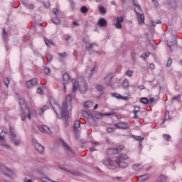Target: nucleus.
I'll list each match as a JSON object with an SVG mask.
<instances>
[{
  "instance_id": "f257e3e1",
  "label": "nucleus",
  "mask_w": 182,
  "mask_h": 182,
  "mask_svg": "<svg viewBox=\"0 0 182 182\" xmlns=\"http://www.w3.org/2000/svg\"><path fill=\"white\" fill-rule=\"evenodd\" d=\"M65 102H63L60 107L61 116L63 117H69V115L72 114V95H68L65 97Z\"/></svg>"
},
{
  "instance_id": "f03ea898",
  "label": "nucleus",
  "mask_w": 182,
  "mask_h": 182,
  "mask_svg": "<svg viewBox=\"0 0 182 182\" xmlns=\"http://www.w3.org/2000/svg\"><path fill=\"white\" fill-rule=\"evenodd\" d=\"M77 87H79L81 93H86V90H87V85L85 82H83L82 84H79L78 82H75L73 83V92H76L77 90Z\"/></svg>"
},
{
  "instance_id": "7ed1b4c3",
  "label": "nucleus",
  "mask_w": 182,
  "mask_h": 182,
  "mask_svg": "<svg viewBox=\"0 0 182 182\" xmlns=\"http://www.w3.org/2000/svg\"><path fill=\"white\" fill-rule=\"evenodd\" d=\"M0 171L2 174L10 178H14V177H15V172L4 165L0 166Z\"/></svg>"
},
{
  "instance_id": "20e7f679",
  "label": "nucleus",
  "mask_w": 182,
  "mask_h": 182,
  "mask_svg": "<svg viewBox=\"0 0 182 182\" xmlns=\"http://www.w3.org/2000/svg\"><path fill=\"white\" fill-rule=\"evenodd\" d=\"M22 122H25L26 119L31 120V111H29V108L26 107V105H24L21 108V114Z\"/></svg>"
},
{
  "instance_id": "39448f33",
  "label": "nucleus",
  "mask_w": 182,
  "mask_h": 182,
  "mask_svg": "<svg viewBox=\"0 0 182 182\" xmlns=\"http://www.w3.org/2000/svg\"><path fill=\"white\" fill-rule=\"evenodd\" d=\"M116 162L113 161L110 158L106 157L103 160V164L106 166L110 170H116L117 168V166H116Z\"/></svg>"
},
{
  "instance_id": "423d86ee",
  "label": "nucleus",
  "mask_w": 182,
  "mask_h": 182,
  "mask_svg": "<svg viewBox=\"0 0 182 182\" xmlns=\"http://www.w3.org/2000/svg\"><path fill=\"white\" fill-rule=\"evenodd\" d=\"M61 144L68 156L70 157H75V151H73V149H70V146L68 145L65 141H61Z\"/></svg>"
},
{
  "instance_id": "0eeeda50",
  "label": "nucleus",
  "mask_w": 182,
  "mask_h": 182,
  "mask_svg": "<svg viewBox=\"0 0 182 182\" xmlns=\"http://www.w3.org/2000/svg\"><path fill=\"white\" fill-rule=\"evenodd\" d=\"M5 134H6V132L3 131L0 134V146L1 147H4V149H11V145L5 143Z\"/></svg>"
},
{
  "instance_id": "6e6552de",
  "label": "nucleus",
  "mask_w": 182,
  "mask_h": 182,
  "mask_svg": "<svg viewBox=\"0 0 182 182\" xmlns=\"http://www.w3.org/2000/svg\"><path fill=\"white\" fill-rule=\"evenodd\" d=\"M79 127H80V121L76 120L74 123L73 129L75 132V139H79V134H80V131L79 130Z\"/></svg>"
},
{
  "instance_id": "1a4fd4ad",
  "label": "nucleus",
  "mask_w": 182,
  "mask_h": 182,
  "mask_svg": "<svg viewBox=\"0 0 182 182\" xmlns=\"http://www.w3.org/2000/svg\"><path fill=\"white\" fill-rule=\"evenodd\" d=\"M168 48L170 49L171 52H173V50L177 49V41L175 38H173L172 41H168Z\"/></svg>"
},
{
  "instance_id": "9d476101",
  "label": "nucleus",
  "mask_w": 182,
  "mask_h": 182,
  "mask_svg": "<svg viewBox=\"0 0 182 182\" xmlns=\"http://www.w3.org/2000/svg\"><path fill=\"white\" fill-rule=\"evenodd\" d=\"M34 149L40 153V154H43L45 151V147L41 145V144L38 142H35L33 144Z\"/></svg>"
},
{
  "instance_id": "9b49d317",
  "label": "nucleus",
  "mask_w": 182,
  "mask_h": 182,
  "mask_svg": "<svg viewBox=\"0 0 182 182\" xmlns=\"http://www.w3.org/2000/svg\"><path fill=\"white\" fill-rule=\"evenodd\" d=\"M123 22H124V17H117L115 23V28L117 29H122V23H123Z\"/></svg>"
},
{
  "instance_id": "f8f14e48",
  "label": "nucleus",
  "mask_w": 182,
  "mask_h": 182,
  "mask_svg": "<svg viewBox=\"0 0 182 182\" xmlns=\"http://www.w3.org/2000/svg\"><path fill=\"white\" fill-rule=\"evenodd\" d=\"M115 164L118 166L119 168H127L129 167V164L124 161L116 160Z\"/></svg>"
},
{
  "instance_id": "ddd939ff",
  "label": "nucleus",
  "mask_w": 182,
  "mask_h": 182,
  "mask_svg": "<svg viewBox=\"0 0 182 182\" xmlns=\"http://www.w3.org/2000/svg\"><path fill=\"white\" fill-rule=\"evenodd\" d=\"M36 85H38V79L36 78H33L32 80L26 82V86L28 89H31L32 86H36Z\"/></svg>"
},
{
  "instance_id": "4468645a",
  "label": "nucleus",
  "mask_w": 182,
  "mask_h": 182,
  "mask_svg": "<svg viewBox=\"0 0 182 182\" xmlns=\"http://www.w3.org/2000/svg\"><path fill=\"white\" fill-rule=\"evenodd\" d=\"M38 129L41 131L42 133H48L50 134V129L46 125L38 126Z\"/></svg>"
},
{
  "instance_id": "2eb2a0df",
  "label": "nucleus",
  "mask_w": 182,
  "mask_h": 182,
  "mask_svg": "<svg viewBox=\"0 0 182 182\" xmlns=\"http://www.w3.org/2000/svg\"><path fill=\"white\" fill-rule=\"evenodd\" d=\"M113 114H101V113H95L94 115L91 116L92 117V120H95V119H102L103 118V116H112Z\"/></svg>"
},
{
  "instance_id": "dca6fc26",
  "label": "nucleus",
  "mask_w": 182,
  "mask_h": 182,
  "mask_svg": "<svg viewBox=\"0 0 182 182\" xmlns=\"http://www.w3.org/2000/svg\"><path fill=\"white\" fill-rule=\"evenodd\" d=\"M114 126L115 127H117V129H129V127H130V126H129V124L125 122L114 124Z\"/></svg>"
},
{
  "instance_id": "f3484780",
  "label": "nucleus",
  "mask_w": 182,
  "mask_h": 182,
  "mask_svg": "<svg viewBox=\"0 0 182 182\" xmlns=\"http://www.w3.org/2000/svg\"><path fill=\"white\" fill-rule=\"evenodd\" d=\"M134 11H135L136 16L138 18L139 23H144V14H141L140 13L137 12L136 9H134Z\"/></svg>"
},
{
  "instance_id": "a211bd4d",
  "label": "nucleus",
  "mask_w": 182,
  "mask_h": 182,
  "mask_svg": "<svg viewBox=\"0 0 182 182\" xmlns=\"http://www.w3.org/2000/svg\"><path fill=\"white\" fill-rule=\"evenodd\" d=\"M99 26H100V28H105L106 26H107V21H106V19L105 18H100L98 20L97 22Z\"/></svg>"
},
{
  "instance_id": "6ab92c4d",
  "label": "nucleus",
  "mask_w": 182,
  "mask_h": 182,
  "mask_svg": "<svg viewBox=\"0 0 182 182\" xmlns=\"http://www.w3.org/2000/svg\"><path fill=\"white\" fill-rule=\"evenodd\" d=\"M117 160L120 161H126V160H129V156H127V154H121L119 156Z\"/></svg>"
},
{
  "instance_id": "aec40b11",
  "label": "nucleus",
  "mask_w": 182,
  "mask_h": 182,
  "mask_svg": "<svg viewBox=\"0 0 182 182\" xmlns=\"http://www.w3.org/2000/svg\"><path fill=\"white\" fill-rule=\"evenodd\" d=\"M63 83H68L69 80H70V76L68 73H65L63 75Z\"/></svg>"
},
{
  "instance_id": "412c9836",
  "label": "nucleus",
  "mask_w": 182,
  "mask_h": 182,
  "mask_svg": "<svg viewBox=\"0 0 182 182\" xmlns=\"http://www.w3.org/2000/svg\"><path fill=\"white\" fill-rule=\"evenodd\" d=\"M147 178H149V175L148 174L141 175V176L138 177V181L144 182V181H146V180H147Z\"/></svg>"
},
{
  "instance_id": "4be33fe9",
  "label": "nucleus",
  "mask_w": 182,
  "mask_h": 182,
  "mask_svg": "<svg viewBox=\"0 0 182 182\" xmlns=\"http://www.w3.org/2000/svg\"><path fill=\"white\" fill-rule=\"evenodd\" d=\"M107 154L110 156L117 154V149H116V148H110L107 150Z\"/></svg>"
},
{
  "instance_id": "5701e85b",
  "label": "nucleus",
  "mask_w": 182,
  "mask_h": 182,
  "mask_svg": "<svg viewBox=\"0 0 182 182\" xmlns=\"http://www.w3.org/2000/svg\"><path fill=\"white\" fill-rule=\"evenodd\" d=\"M168 5H170L172 8L177 6V2L176 0H167Z\"/></svg>"
},
{
  "instance_id": "b1692460",
  "label": "nucleus",
  "mask_w": 182,
  "mask_h": 182,
  "mask_svg": "<svg viewBox=\"0 0 182 182\" xmlns=\"http://www.w3.org/2000/svg\"><path fill=\"white\" fill-rule=\"evenodd\" d=\"M132 168L133 170H134V171H139L143 168V166H141V165L140 164H136L132 166Z\"/></svg>"
},
{
  "instance_id": "393cba45",
  "label": "nucleus",
  "mask_w": 182,
  "mask_h": 182,
  "mask_svg": "<svg viewBox=\"0 0 182 182\" xmlns=\"http://www.w3.org/2000/svg\"><path fill=\"white\" fill-rule=\"evenodd\" d=\"M157 182H166L167 181V176L164 175H161L159 178L156 181Z\"/></svg>"
},
{
  "instance_id": "a878e982",
  "label": "nucleus",
  "mask_w": 182,
  "mask_h": 182,
  "mask_svg": "<svg viewBox=\"0 0 182 182\" xmlns=\"http://www.w3.org/2000/svg\"><path fill=\"white\" fill-rule=\"evenodd\" d=\"M10 134L13 139H16V134H15V129L12 127H10Z\"/></svg>"
},
{
  "instance_id": "bb28decb",
  "label": "nucleus",
  "mask_w": 182,
  "mask_h": 182,
  "mask_svg": "<svg viewBox=\"0 0 182 182\" xmlns=\"http://www.w3.org/2000/svg\"><path fill=\"white\" fill-rule=\"evenodd\" d=\"M85 107H86V109H89L90 107H93V102H92V101H87L85 103Z\"/></svg>"
},
{
  "instance_id": "cd10ccee",
  "label": "nucleus",
  "mask_w": 182,
  "mask_h": 182,
  "mask_svg": "<svg viewBox=\"0 0 182 182\" xmlns=\"http://www.w3.org/2000/svg\"><path fill=\"white\" fill-rule=\"evenodd\" d=\"M95 89L97 90V92H103V90H105V87L102 86L100 84H97L95 85Z\"/></svg>"
},
{
  "instance_id": "c85d7f7f",
  "label": "nucleus",
  "mask_w": 182,
  "mask_h": 182,
  "mask_svg": "<svg viewBox=\"0 0 182 182\" xmlns=\"http://www.w3.org/2000/svg\"><path fill=\"white\" fill-rule=\"evenodd\" d=\"M143 105H149V99L147 97H141L139 100Z\"/></svg>"
},
{
  "instance_id": "c756f323",
  "label": "nucleus",
  "mask_w": 182,
  "mask_h": 182,
  "mask_svg": "<svg viewBox=\"0 0 182 182\" xmlns=\"http://www.w3.org/2000/svg\"><path fill=\"white\" fill-rule=\"evenodd\" d=\"M48 109H49V107L48 106H44L39 112V114L40 116H42V114H43V112H46V110H48Z\"/></svg>"
},
{
  "instance_id": "7c9ffc66",
  "label": "nucleus",
  "mask_w": 182,
  "mask_h": 182,
  "mask_svg": "<svg viewBox=\"0 0 182 182\" xmlns=\"http://www.w3.org/2000/svg\"><path fill=\"white\" fill-rule=\"evenodd\" d=\"M3 82H4V85H5V86L6 87H9V82H10V81H9V78H8V77H4V79H3Z\"/></svg>"
},
{
  "instance_id": "2f4dec72",
  "label": "nucleus",
  "mask_w": 182,
  "mask_h": 182,
  "mask_svg": "<svg viewBox=\"0 0 182 182\" xmlns=\"http://www.w3.org/2000/svg\"><path fill=\"white\" fill-rule=\"evenodd\" d=\"M132 137L134 139V140H137L138 141L144 140V137H141L140 136L132 135Z\"/></svg>"
},
{
  "instance_id": "473e14b6",
  "label": "nucleus",
  "mask_w": 182,
  "mask_h": 182,
  "mask_svg": "<svg viewBox=\"0 0 182 182\" xmlns=\"http://www.w3.org/2000/svg\"><path fill=\"white\" fill-rule=\"evenodd\" d=\"M129 80H124L123 83H122V86L124 87V89H127V87H129Z\"/></svg>"
},
{
  "instance_id": "72a5a7b5",
  "label": "nucleus",
  "mask_w": 182,
  "mask_h": 182,
  "mask_svg": "<svg viewBox=\"0 0 182 182\" xmlns=\"http://www.w3.org/2000/svg\"><path fill=\"white\" fill-rule=\"evenodd\" d=\"M45 43L47 46H50L51 45H53V43L50 40H48L46 38H44Z\"/></svg>"
},
{
  "instance_id": "f704fd0d",
  "label": "nucleus",
  "mask_w": 182,
  "mask_h": 182,
  "mask_svg": "<svg viewBox=\"0 0 182 182\" xmlns=\"http://www.w3.org/2000/svg\"><path fill=\"white\" fill-rule=\"evenodd\" d=\"M52 21L53 23H55V25H59V23H60V21L59 20V18H58V17L53 18Z\"/></svg>"
},
{
  "instance_id": "c9c22d12",
  "label": "nucleus",
  "mask_w": 182,
  "mask_h": 182,
  "mask_svg": "<svg viewBox=\"0 0 182 182\" xmlns=\"http://www.w3.org/2000/svg\"><path fill=\"white\" fill-rule=\"evenodd\" d=\"M124 149V146H119L117 148H115V150H117V154H119V153H122V151H123Z\"/></svg>"
},
{
  "instance_id": "e433bc0d",
  "label": "nucleus",
  "mask_w": 182,
  "mask_h": 182,
  "mask_svg": "<svg viewBox=\"0 0 182 182\" xmlns=\"http://www.w3.org/2000/svg\"><path fill=\"white\" fill-rule=\"evenodd\" d=\"M98 9H99L100 12H101V14H106V9H105V7H103V6H99Z\"/></svg>"
},
{
  "instance_id": "4c0bfd02",
  "label": "nucleus",
  "mask_w": 182,
  "mask_h": 182,
  "mask_svg": "<svg viewBox=\"0 0 182 182\" xmlns=\"http://www.w3.org/2000/svg\"><path fill=\"white\" fill-rule=\"evenodd\" d=\"M63 170H65V171H67L68 173H70V174H72L73 176H77V173L73 171H70L66 168H63Z\"/></svg>"
},
{
  "instance_id": "58836bf2",
  "label": "nucleus",
  "mask_w": 182,
  "mask_h": 182,
  "mask_svg": "<svg viewBox=\"0 0 182 182\" xmlns=\"http://www.w3.org/2000/svg\"><path fill=\"white\" fill-rule=\"evenodd\" d=\"M82 14H87V11H89V9H87V7L86 6H82L81 7V9H80Z\"/></svg>"
},
{
  "instance_id": "ea45409f",
  "label": "nucleus",
  "mask_w": 182,
  "mask_h": 182,
  "mask_svg": "<svg viewBox=\"0 0 182 182\" xmlns=\"http://www.w3.org/2000/svg\"><path fill=\"white\" fill-rule=\"evenodd\" d=\"M171 63H173V60H171V58H168L166 63V68H170Z\"/></svg>"
},
{
  "instance_id": "a19ab883",
  "label": "nucleus",
  "mask_w": 182,
  "mask_h": 182,
  "mask_svg": "<svg viewBox=\"0 0 182 182\" xmlns=\"http://www.w3.org/2000/svg\"><path fill=\"white\" fill-rule=\"evenodd\" d=\"M110 80H112V75H107V77H105L106 83H109Z\"/></svg>"
},
{
  "instance_id": "79ce46f5",
  "label": "nucleus",
  "mask_w": 182,
  "mask_h": 182,
  "mask_svg": "<svg viewBox=\"0 0 182 182\" xmlns=\"http://www.w3.org/2000/svg\"><path fill=\"white\" fill-rule=\"evenodd\" d=\"M44 73H46V75H49V73H50V68H49L48 67H45Z\"/></svg>"
},
{
  "instance_id": "37998d69",
  "label": "nucleus",
  "mask_w": 182,
  "mask_h": 182,
  "mask_svg": "<svg viewBox=\"0 0 182 182\" xmlns=\"http://www.w3.org/2000/svg\"><path fill=\"white\" fill-rule=\"evenodd\" d=\"M125 75H126L127 76L131 77V76L133 75V71H132V70H128L126 71Z\"/></svg>"
},
{
  "instance_id": "c03bdc74",
  "label": "nucleus",
  "mask_w": 182,
  "mask_h": 182,
  "mask_svg": "<svg viewBox=\"0 0 182 182\" xmlns=\"http://www.w3.org/2000/svg\"><path fill=\"white\" fill-rule=\"evenodd\" d=\"M13 143H14V146H19V144H21V141L14 139Z\"/></svg>"
},
{
  "instance_id": "a18cd8bd",
  "label": "nucleus",
  "mask_w": 182,
  "mask_h": 182,
  "mask_svg": "<svg viewBox=\"0 0 182 182\" xmlns=\"http://www.w3.org/2000/svg\"><path fill=\"white\" fill-rule=\"evenodd\" d=\"M19 105H21V109H22V107L24 105H26L25 104V100H23V98H20L19 100Z\"/></svg>"
},
{
  "instance_id": "49530a36",
  "label": "nucleus",
  "mask_w": 182,
  "mask_h": 182,
  "mask_svg": "<svg viewBox=\"0 0 182 182\" xmlns=\"http://www.w3.org/2000/svg\"><path fill=\"white\" fill-rule=\"evenodd\" d=\"M168 119H170V112L166 111L164 120H168Z\"/></svg>"
},
{
  "instance_id": "de8ad7c7",
  "label": "nucleus",
  "mask_w": 182,
  "mask_h": 182,
  "mask_svg": "<svg viewBox=\"0 0 182 182\" xmlns=\"http://www.w3.org/2000/svg\"><path fill=\"white\" fill-rule=\"evenodd\" d=\"M43 5H44V7L46 8L47 9H48V8H50V3H49V1L45 2Z\"/></svg>"
},
{
  "instance_id": "09e8293b",
  "label": "nucleus",
  "mask_w": 182,
  "mask_h": 182,
  "mask_svg": "<svg viewBox=\"0 0 182 182\" xmlns=\"http://www.w3.org/2000/svg\"><path fill=\"white\" fill-rule=\"evenodd\" d=\"M107 132L108 133H113V132H114V128H113V127H108V128H107Z\"/></svg>"
},
{
  "instance_id": "8fccbe9b",
  "label": "nucleus",
  "mask_w": 182,
  "mask_h": 182,
  "mask_svg": "<svg viewBox=\"0 0 182 182\" xmlns=\"http://www.w3.org/2000/svg\"><path fill=\"white\" fill-rule=\"evenodd\" d=\"M93 46H95V43H90L89 45H88V46H87V49L88 50H90V49H93Z\"/></svg>"
},
{
  "instance_id": "3c124183",
  "label": "nucleus",
  "mask_w": 182,
  "mask_h": 182,
  "mask_svg": "<svg viewBox=\"0 0 182 182\" xmlns=\"http://www.w3.org/2000/svg\"><path fill=\"white\" fill-rule=\"evenodd\" d=\"M117 99H123V100H127V97H122V95H117Z\"/></svg>"
},
{
  "instance_id": "603ef678",
  "label": "nucleus",
  "mask_w": 182,
  "mask_h": 182,
  "mask_svg": "<svg viewBox=\"0 0 182 182\" xmlns=\"http://www.w3.org/2000/svg\"><path fill=\"white\" fill-rule=\"evenodd\" d=\"M58 55L60 58H66V53H58Z\"/></svg>"
},
{
  "instance_id": "864d4df0",
  "label": "nucleus",
  "mask_w": 182,
  "mask_h": 182,
  "mask_svg": "<svg viewBox=\"0 0 182 182\" xmlns=\"http://www.w3.org/2000/svg\"><path fill=\"white\" fill-rule=\"evenodd\" d=\"M140 112V107H135L134 110V114H137Z\"/></svg>"
},
{
  "instance_id": "5fc2aeb1",
  "label": "nucleus",
  "mask_w": 182,
  "mask_h": 182,
  "mask_svg": "<svg viewBox=\"0 0 182 182\" xmlns=\"http://www.w3.org/2000/svg\"><path fill=\"white\" fill-rule=\"evenodd\" d=\"M158 23L159 24L161 23V21L158 20L156 22L152 21V26H154H154H156V25H157Z\"/></svg>"
},
{
  "instance_id": "6e6d98bb",
  "label": "nucleus",
  "mask_w": 182,
  "mask_h": 182,
  "mask_svg": "<svg viewBox=\"0 0 182 182\" xmlns=\"http://www.w3.org/2000/svg\"><path fill=\"white\" fill-rule=\"evenodd\" d=\"M134 6H136V9H138V11H141V6H140V5L136 4L135 3H134Z\"/></svg>"
},
{
  "instance_id": "4d7b16f0",
  "label": "nucleus",
  "mask_w": 182,
  "mask_h": 182,
  "mask_svg": "<svg viewBox=\"0 0 182 182\" xmlns=\"http://www.w3.org/2000/svg\"><path fill=\"white\" fill-rule=\"evenodd\" d=\"M37 93H39L40 95H42L43 93V90L42 88L39 87L37 89Z\"/></svg>"
},
{
  "instance_id": "13d9d810",
  "label": "nucleus",
  "mask_w": 182,
  "mask_h": 182,
  "mask_svg": "<svg viewBox=\"0 0 182 182\" xmlns=\"http://www.w3.org/2000/svg\"><path fill=\"white\" fill-rule=\"evenodd\" d=\"M47 60H48V62H52V55H47Z\"/></svg>"
},
{
  "instance_id": "bf43d9fd",
  "label": "nucleus",
  "mask_w": 182,
  "mask_h": 182,
  "mask_svg": "<svg viewBox=\"0 0 182 182\" xmlns=\"http://www.w3.org/2000/svg\"><path fill=\"white\" fill-rule=\"evenodd\" d=\"M164 137L165 140H170V139H171L170 135H168V134H164Z\"/></svg>"
},
{
  "instance_id": "052dcab7",
  "label": "nucleus",
  "mask_w": 182,
  "mask_h": 182,
  "mask_svg": "<svg viewBox=\"0 0 182 182\" xmlns=\"http://www.w3.org/2000/svg\"><path fill=\"white\" fill-rule=\"evenodd\" d=\"M59 12V10H58L57 8H55L53 9V13L56 15Z\"/></svg>"
},
{
  "instance_id": "680f3d73",
  "label": "nucleus",
  "mask_w": 182,
  "mask_h": 182,
  "mask_svg": "<svg viewBox=\"0 0 182 182\" xmlns=\"http://www.w3.org/2000/svg\"><path fill=\"white\" fill-rule=\"evenodd\" d=\"M152 2L154 4L156 8L159 6V1H157V0H152Z\"/></svg>"
},
{
  "instance_id": "e2e57ef3",
  "label": "nucleus",
  "mask_w": 182,
  "mask_h": 182,
  "mask_svg": "<svg viewBox=\"0 0 182 182\" xmlns=\"http://www.w3.org/2000/svg\"><path fill=\"white\" fill-rule=\"evenodd\" d=\"M156 66L154 64L151 63L149 65V69H155Z\"/></svg>"
},
{
  "instance_id": "0e129e2a",
  "label": "nucleus",
  "mask_w": 182,
  "mask_h": 182,
  "mask_svg": "<svg viewBox=\"0 0 182 182\" xmlns=\"http://www.w3.org/2000/svg\"><path fill=\"white\" fill-rule=\"evenodd\" d=\"M3 36L5 38L6 36V31L5 28H3Z\"/></svg>"
},
{
  "instance_id": "69168bd1",
  "label": "nucleus",
  "mask_w": 182,
  "mask_h": 182,
  "mask_svg": "<svg viewBox=\"0 0 182 182\" xmlns=\"http://www.w3.org/2000/svg\"><path fill=\"white\" fill-rule=\"evenodd\" d=\"M33 8H35V6H33V4L28 5V9H33Z\"/></svg>"
},
{
  "instance_id": "338daca9",
  "label": "nucleus",
  "mask_w": 182,
  "mask_h": 182,
  "mask_svg": "<svg viewBox=\"0 0 182 182\" xmlns=\"http://www.w3.org/2000/svg\"><path fill=\"white\" fill-rule=\"evenodd\" d=\"M23 182H32V180L28 179L27 178H25L23 180Z\"/></svg>"
},
{
  "instance_id": "774afa93",
  "label": "nucleus",
  "mask_w": 182,
  "mask_h": 182,
  "mask_svg": "<svg viewBox=\"0 0 182 182\" xmlns=\"http://www.w3.org/2000/svg\"><path fill=\"white\" fill-rule=\"evenodd\" d=\"M46 182H53V180L46 178Z\"/></svg>"
}]
</instances>
